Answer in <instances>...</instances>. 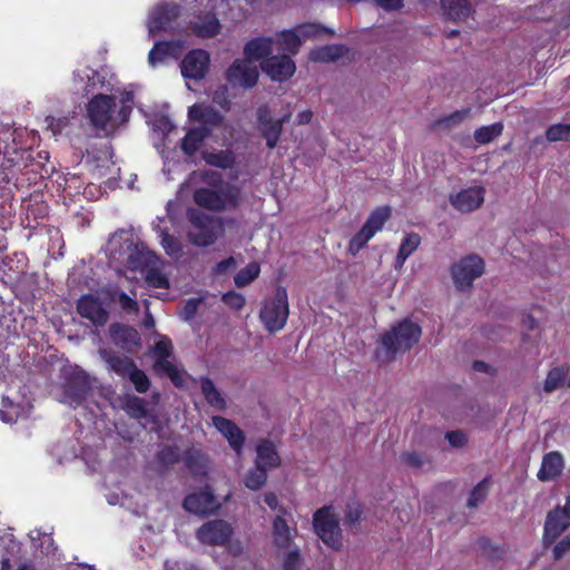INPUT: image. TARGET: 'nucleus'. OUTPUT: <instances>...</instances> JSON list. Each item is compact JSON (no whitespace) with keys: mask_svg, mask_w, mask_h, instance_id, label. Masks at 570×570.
<instances>
[{"mask_svg":"<svg viewBox=\"0 0 570 570\" xmlns=\"http://www.w3.org/2000/svg\"><path fill=\"white\" fill-rule=\"evenodd\" d=\"M347 52L343 45H326L313 49L309 52V59L315 62H333L342 58Z\"/></svg>","mask_w":570,"mask_h":570,"instance_id":"nucleus-29","label":"nucleus"},{"mask_svg":"<svg viewBox=\"0 0 570 570\" xmlns=\"http://www.w3.org/2000/svg\"><path fill=\"white\" fill-rule=\"evenodd\" d=\"M391 216L390 207H379L367 217L363 227L374 236L380 232Z\"/></svg>","mask_w":570,"mask_h":570,"instance_id":"nucleus-34","label":"nucleus"},{"mask_svg":"<svg viewBox=\"0 0 570 570\" xmlns=\"http://www.w3.org/2000/svg\"><path fill=\"white\" fill-rule=\"evenodd\" d=\"M313 527L317 537L330 548L338 550L342 547V530L340 518L332 505L323 507L313 514Z\"/></svg>","mask_w":570,"mask_h":570,"instance_id":"nucleus-5","label":"nucleus"},{"mask_svg":"<svg viewBox=\"0 0 570 570\" xmlns=\"http://www.w3.org/2000/svg\"><path fill=\"white\" fill-rule=\"evenodd\" d=\"M212 421L217 431L226 438L230 448L240 453L245 441L243 431L233 421L223 416H213Z\"/></svg>","mask_w":570,"mask_h":570,"instance_id":"nucleus-20","label":"nucleus"},{"mask_svg":"<svg viewBox=\"0 0 570 570\" xmlns=\"http://www.w3.org/2000/svg\"><path fill=\"white\" fill-rule=\"evenodd\" d=\"M445 439L453 448H462L466 443V436L461 431H450L445 434Z\"/></svg>","mask_w":570,"mask_h":570,"instance_id":"nucleus-63","label":"nucleus"},{"mask_svg":"<svg viewBox=\"0 0 570 570\" xmlns=\"http://www.w3.org/2000/svg\"><path fill=\"white\" fill-rule=\"evenodd\" d=\"M471 109L464 108L461 110H455L451 115L441 118L436 121V125L440 127H443L444 129H452L461 125L469 116H470Z\"/></svg>","mask_w":570,"mask_h":570,"instance_id":"nucleus-45","label":"nucleus"},{"mask_svg":"<svg viewBox=\"0 0 570 570\" xmlns=\"http://www.w3.org/2000/svg\"><path fill=\"white\" fill-rule=\"evenodd\" d=\"M155 370L158 373L167 374L175 385H179L181 383L177 367L168 360V357H158L155 363Z\"/></svg>","mask_w":570,"mask_h":570,"instance_id":"nucleus-46","label":"nucleus"},{"mask_svg":"<svg viewBox=\"0 0 570 570\" xmlns=\"http://www.w3.org/2000/svg\"><path fill=\"white\" fill-rule=\"evenodd\" d=\"M158 461L165 465L169 466L180 461L181 454L176 445H168L163 448L157 454Z\"/></svg>","mask_w":570,"mask_h":570,"instance_id":"nucleus-48","label":"nucleus"},{"mask_svg":"<svg viewBox=\"0 0 570 570\" xmlns=\"http://www.w3.org/2000/svg\"><path fill=\"white\" fill-rule=\"evenodd\" d=\"M266 480L267 469L258 466V464L255 463V466L246 474L245 485L250 490H258L266 483Z\"/></svg>","mask_w":570,"mask_h":570,"instance_id":"nucleus-40","label":"nucleus"},{"mask_svg":"<svg viewBox=\"0 0 570 570\" xmlns=\"http://www.w3.org/2000/svg\"><path fill=\"white\" fill-rule=\"evenodd\" d=\"M188 220L190 226L187 237L193 245L198 247H208L215 244L223 230L216 219L197 209L188 212Z\"/></svg>","mask_w":570,"mask_h":570,"instance_id":"nucleus-4","label":"nucleus"},{"mask_svg":"<svg viewBox=\"0 0 570 570\" xmlns=\"http://www.w3.org/2000/svg\"><path fill=\"white\" fill-rule=\"evenodd\" d=\"M258 69L248 60H235L226 71V79L233 86L252 88L257 83Z\"/></svg>","mask_w":570,"mask_h":570,"instance_id":"nucleus-9","label":"nucleus"},{"mask_svg":"<svg viewBox=\"0 0 570 570\" xmlns=\"http://www.w3.org/2000/svg\"><path fill=\"white\" fill-rule=\"evenodd\" d=\"M569 552H570V537L568 534L554 546V548L552 550L553 559L560 560Z\"/></svg>","mask_w":570,"mask_h":570,"instance_id":"nucleus-61","label":"nucleus"},{"mask_svg":"<svg viewBox=\"0 0 570 570\" xmlns=\"http://www.w3.org/2000/svg\"><path fill=\"white\" fill-rule=\"evenodd\" d=\"M209 53L202 49L191 50L181 61V73L188 79H202L209 67Z\"/></svg>","mask_w":570,"mask_h":570,"instance_id":"nucleus-17","label":"nucleus"},{"mask_svg":"<svg viewBox=\"0 0 570 570\" xmlns=\"http://www.w3.org/2000/svg\"><path fill=\"white\" fill-rule=\"evenodd\" d=\"M77 311L81 317L89 320L95 326H104L109 318V313L100 298L91 294L79 298Z\"/></svg>","mask_w":570,"mask_h":570,"instance_id":"nucleus-11","label":"nucleus"},{"mask_svg":"<svg viewBox=\"0 0 570 570\" xmlns=\"http://www.w3.org/2000/svg\"><path fill=\"white\" fill-rule=\"evenodd\" d=\"M213 101L220 106L222 108H228L229 107V99L227 97V87L222 86L213 94Z\"/></svg>","mask_w":570,"mask_h":570,"instance_id":"nucleus-64","label":"nucleus"},{"mask_svg":"<svg viewBox=\"0 0 570 570\" xmlns=\"http://www.w3.org/2000/svg\"><path fill=\"white\" fill-rule=\"evenodd\" d=\"M288 118L289 115H285L283 118L274 120L267 106H262L257 109L258 128L266 139L268 148L273 149L276 147L283 131V125Z\"/></svg>","mask_w":570,"mask_h":570,"instance_id":"nucleus-10","label":"nucleus"},{"mask_svg":"<svg viewBox=\"0 0 570 570\" xmlns=\"http://www.w3.org/2000/svg\"><path fill=\"white\" fill-rule=\"evenodd\" d=\"M286 553L283 560V567L285 570H298L301 561V551L296 546H292L289 549H285Z\"/></svg>","mask_w":570,"mask_h":570,"instance_id":"nucleus-50","label":"nucleus"},{"mask_svg":"<svg viewBox=\"0 0 570 570\" xmlns=\"http://www.w3.org/2000/svg\"><path fill=\"white\" fill-rule=\"evenodd\" d=\"M210 135V128L198 126L187 131L181 139V150L187 156H193L199 149L204 140Z\"/></svg>","mask_w":570,"mask_h":570,"instance_id":"nucleus-28","label":"nucleus"},{"mask_svg":"<svg viewBox=\"0 0 570 570\" xmlns=\"http://www.w3.org/2000/svg\"><path fill=\"white\" fill-rule=\"evenodd\" d=\"M372 237L373 235L371 232L362 227L361 230L350 240L348 252L352 255H356Z\"/></svg>","mask_w":570,"mask_h":570,"instance_id":"nucleus-49","label":"nucleus"},{"mask_svg":"<svg viewBox=\"0 0 570 570\" xmlns=\"http://www.w3.org/2000/svg\"><path fill=\"white\" fill-rule=\"evenodd\" d=\"M194 202L210 212L236 209L242 203V190L238 186L224 184L217 188L203 187L194 193Z\"/></svg>","mask_w":570,"mask_h":570,"instance_id":"nucleus-1","label":"nucleus"},{"mask_svg":"<svg viewBox=\"0 0 570 570\" xmlns=\"http://www.w3.org/2000/svg\"><path fill=\"white\" fill-rule=\"evenodd\" d=\"M138 393H146L150 387V381L145 372L136 365L127 377Z\"/></svg>","mask_w":570,"mask_h":570,"instance_id":"nucleus-47","label":"nucleus"},{"mask_svg":"<svg viewBox=\"0 0 570 570\" xmlns=\"http://www.w3.org/2000/svg\"><path fill=\"white\" fill-rule=\"evenodd\" d=\"M443 14L452 21H464L472 13L468 0H440Z\"/></svg>","mask_w":570,"mask_h":570,"instance_id":"nucleus-27","label":"nucleus"},{"mask_svg":"<svg viewBox=\"0 0 570 570\" xmlns=\"http://www.w3.org/2000/svg\"><path fill=\"white\" fill-rule=\"evenodd\" d=\"M546 138L550 142L570 141V124H554L546 131Z\"/></svg>","mask_w":570,"mask_h":570,"instance_id":"nucleus-44","label":"nucleus"},{"mask_svg":"<svg viewBox=\"0 0 570 570\" xmlns=\"http://www.w3.org/2000/svg\"><path fill=\"white\" fill-rule=\"evenodd\" d=\"M116 100L112 96L96 95L87 106L88 117L92 126L107 131L109 127L120 125L116 117Z\"/></svg>","mask_w":570,"mask_h":570,"instance_id":"nucleus-6","label":"nucleus"},{"mask_svg":"<svg viewBox=\"0 0 570 570\" xmlns=\"http://www.w3.org/2000/svg\"><path fill=\"white\" fill-rule=\"evenodd\" d=\"M184 460L186 466L191 473L202 474L205 472L207 460L200 450L194 448L187 450Z\"/></svg>","mask_w":570,"mask_h":570,"instance_id":"nucleus-36","label":"nucleus"},{"mask_svg":"<svg viewBox=\"0 0 570 570\" xmlns=\"http://www.w3.org/2000/svg\"><path fill=\"white\" fill-rule=\"evenodd\" d=\"M0 417L4 423H12L17 420V410L13 403L8 397L2 399Z\"/></svg>","mask_w":570,"mask_h":570,"instance_id":"nucleus-55","label":"nucleus"},{"mask_svg":"<svg viewBox=\"0 0 570 570\" xmlns=\"http://www.w3.org/2000/svg\"><path fill=\"white\" fill-rule=\"evenodd\" d=\"M219 21L214 14L199 17L198 20L194 22V30L200 37H214L219 32Z\"/></svg>","mask_w":570,"mask_h":570,"instance_id":"nucleus-32","label":"nucleus"},{"mask_svg":"<svg viewBox=\"0 0 570 570\" xmlns=\"http://www.w3.org/2000/svg\"><path fill=\"white\" fill-rule=\"evenodd\" d=\"M421 242V238L417 234H409L403 242L401 243V246L399 248V253L396 255L395 259V268H401L407 257L416 250Z\"/></svg>","mask_w":570,"mask_h":570,"instance_id":"nucleus-33","label":"nucleus"},{"mask_svg":"<svg viewBox=\"0 0 570 570\" xmlns=\"http://www.w3.org/2000/svg\"><path fill=\"white\" fill-rule=\"evenodd\" d=\"M154 351L159 357H169L173 352L171 341L163 337L155 344Z\"/></svg>","mask_w":570,"mask_h":570,"instance_id":"nucleus-62","label":"nucleus"},{"mask_svg":"<svg viewBox=\"0 0 570 570\" xmlns=\"http://www.w3.org/2000/svg\"><path fill=\"white\" fill-rule=\"evenodd\" d=\"M484 188L473 186L464 188L458 193L451 194L450 204L461 213H470L478 209L484 202Z\"/></svg>","mask_w":570,"mask_h":570,"instance_id":"nucleus-15","label":"nucleus"},{"mask_svg":"<svg viewBox=\"0 0 570 570\" xmlns=\"http://www.w3.org/2000/svg\"><path fill=\"white\" fill-rule=\"evenodd\" d=\"M179 16V7L175 3H164L157 6L149 14L148 32L155 37L160 30L171 28L173 22Z\"/></svg>","mask_w":570,"mask_h":570,"instance_id":"nucleus-14","label":"nucleus"},{"mask_svg":"<svg viewBox=\"0 0 570 570\" xmlns=\"http://www.w3.org/2000/svg\"><path fill=\"white\" fill-rule=\"evenodd\" d=\"M570 527V519L561 511L558 505L549 511L544 522L543 543L550 546L554 540Z\"/></svg>","mask_w":570,"mask_h":570,"instance_id":"nucleus-18","label":"nucleus"},{"mask_svg":"<svg viewBox=\"0 0 570 570\" xmlns=\"http://www.w3.org/2000/svg\"><path fill=\"white\" fill-rule=\"evenodd\" d=\"M261 267L256 262H252L242 268L234 277L237 287H244L258 277Z\"/></svg>","mask_w":570,"mask_h":570,"instance_id":"nucleus-39","label":"nucleus"},{"mask_svg":"<svg viewBox=\"0 0 570 570\" xmlns=\"http://www.w3.org/2000/svg\"><path fill=\"white\" fill-rule=\"evenodd\" d=\"M222 301L230 308L239 311L245 306L246 299L244 295L237 292H228L223 295Z\"/></svg>","mask_w":570,"mask_h":570,"instance_id":"nucleus-54","label":"nucleus"},{"mask_svg":"<svg viewBox=\"0 0 570 570\" xmlns=\"http://www.w3.org/2000/svg\"><path fill=\"white\" fill-rule=\"evenodd\" d=\"M567 373L568 367L564 366L553 367L550 370L544 381V392L552 393L557 389L561 387L566 382Z\"/></svg>","mask_w":570,"mask_h":570,"instance_id":"nucleus-37","label":"nucleus"},{"mask_svg":"<svg viewBox=\"0 0 570 570\" xmlns=\"http://www.w3.org/2000/svg\"><path fill=\"white\" fill-rule=\"evenodd\" d=\"M202 393L207 403L217 411H225L227 403L223 394L216 389L214 382L208 377L200 379Z\"/></svg>","mask_w":570,"mask_h":570,"instance_id":"nucleus-30","label":"nucleus"},{"mask_svg":"<svg viewBox=\"0 0 570 570\" xmlns=\"http://www.w3.org/2000/svg\"><path fill=\"white\" fill-rule=\"evenodd\" d=\"M361 514V505L357 502H350L346 504L344 522L354 525L358 522Z\"/></svg>","mask_w":570,"mask_h":570,"instance_id":"nucleus-56","label":"nucleus"},{"mask_svg":"<svg viewBox=\"0 0 570 570\" xmlns=\"http://www.w3.org/2000/svg\"><path fill=\"white\" fill-rule=\"evenodd\" d=\"M207 163L220 168H228L233 164V158L227 153L220 151L218 154H210Z\"/></svg>","mask_w":570,"mask_h":570,"instance_id":"nucleus-58","label":"nucleus"},{"mask_svg":"<svg viewBox=\"0 0 570 570\" xmlns=\"http://www.w3.org/2000/svg\"><path fill=\"white\" fill-rule=\"evenodd\" d=\"M188 117L194 121L202 122L200 126H207L210 131L223 122V116L219 111L203 104L189 107Z\"/></svg>","mask_w":570,"mask_h":570,"instance_id":"nucleus-21","label":"nucleus"},{"mask_svg":"<svg viewBox=\"0 0 570 570\" xmlns=\"http://www.w3.org/2000/svg\"><path fill=\"white\" fill-rule=\"evenodd\" d=\"M275 51L295 55L302 45V38L296 31H284L274 39Z\"/></svg>","mask_w":570,"mask_h":570,"instance_id":"nucleus-31","label":"nucleus"},{"mask_svg":"<svg viewBox=\"0 0 570 570\" xmlns=\"http://www.w3.org/2000/svg\"><path fill=\"white\" fill-rule=\"evenodd\" d=\"M564 463L560 452L551 451L547 453L537 474L540 481L547 482L559 476L563 470Z\"/></svg>","mask_w":570,"mask_h":570,"instance_id":"nucleus-22","label":"nucleus"},{"mask_svg":"<svg viewBox=\"0 0 570 570\" xmlns=\"http://www.w3.org/2000/svg\"><path fill=\"white\" fill-rule=\"evenodd\" d=\"M275 51V45L273 38H256L249 41L245 48L244 53L246 56V60L248 61H257L263 58L271 57Z\"/></svg>","mask_w":570,"mask_h":570,"instance_id":"nucleus-24","label":"nucleus"},{"mask_svg":"<svg viewBox=\"0 0 570 570\" xmlns=\"http://www.w3.org/2000/svg\"><path fill=\"white\" fill-rule=\"evenodd\" d=\"M112 343L127 353H135L141 346V338L136 328L114 323L109 327Z\"/></svg>","mask_w":570,"mask_h":570,"instance_id":"nucleus-16","label":"nucleus"},{"mask_svg":"<svg viewBox=\"0 0 570 570\" xmlns=\"http://www.w3.org/2000/svg\"><path fill=\"white\" fill-rule=\"evenodd\" d=\"M232 534V525L222 519L208 521L196 531L197 540L207 546H224Z\"/></svg>","mask_w":570,"mask_h":570,"instance_id":"nucleus-8","label":"nucleus"},{"mask_svg":"<svg viewBox=\"0 0 570 570\" xmlns=\"http://www.w3.org/2000/svg\"><path fill=\"white\" fill-rule=\"evenodd\" d=\"M489 478H484L482 481H480L470 492L469 499H468V507L469 508H476L481 502L485 500L489 493Z\"/></svg>","mask_w":570,"mask_h":570,"instance_id":"nucleus-43","label":"nucleus"},{"mask_svg":"<svg viewBox=\"0 0 570 570\" xmlns=\"http://www.w3.org/2000/svg\"><path fill=\"white\" fill-rule=\"evenodd\" d=\"M296 30L302 39L316 38L324 32L333 35L332 31L315 23L303 24L298 27Z\"/></svg>","mask_w":570,"mask_h":570,"instance_id":"nucleus-52","label":"nucleus"},{"mask_svg":"<svg viewBox=\"0 0 570 570\" xmlns=\"http://www.w3.org/2000/svg\"><path fill=\"white\" fill-rule=\"evenodd\" d=\"M200 303L202 299L199 298H189L188 301L185 302L180 312V316L185 321H190L196 315Z\"/></svg>","mask_w":570,"mask_h":570,"instance_id":"nucleus-57","label":"nucleus"},{"mask_svg":"<svg viewBox=\"0 0 570 570\" xmlns=\"http://www.w3.org/2000/svg\"><path fill=\"white\" fill-rule=\"evenodd\" d=\"M401 461L407 466L420 469L425 463V459L416 452H404L401 455Z\"/></svg>","mask_w":570,"mask_h":570,"instance_id":"nucleus-59","label":"nucleus"},{"mask_svg":"<svg viewBox=\"0 0 570 570\" xmlns=\"http://www.w3.org/2000/svg\"><path fill=\"white\" fill-rule=\"evenodd\" d=\"M483 272L484 262L475 254L461 258L451 267V276L459 291L469 289L473 282L479 278Z\"/></svg>","mask_w":570,"mask_h":570,"instance_id":"nucleus-7","label":"nucleus"},{"mask_svg":"<svg viewBox=\"0 0 570 570\" xmlns=\"http://www.w3.org/2000/svg\"><path fill=\"white\" fill-rule=\"evenodd\" d=\"M289 314L287 291L278 286L275 295L265 298L262 303L259 318L269 333H276L284 328Z\"/></svg>","mask_w":570,"mask_h":570,"instance_id":"nucleus-3","label":"nucleus"},{"mask_svg":"<svg viewBox=\"0 0 570 570\" xmlns=\"http://www.w3.org/2000/svg\"><path fill=\"white\" fill-rule=\"evenodd\" d=\"M124 409L126 412L135 419H144L147 416L146 401L136 395H129L126 397Z\"/></svg>","mask_w":570,"mask_h":570,"instance_id":"nucleus-41","label":"nucleus"},{"mask_svg":"<svg viewBox=\"0 0 570 570\" xmlns=\"http://www.w3.org/2000/svg\"><path fill=\"white\" fill-rule=\"evenodd\" d=\"M183 49L180 41H158L148 53L149 63L155 67L167 57L176 58Z\"/></svg>","mask_w":570,"mask_h":570,"instance_id":"nucleus-26","label":"nucleus"},{"mask_svg":"<svg viewBox=\"0 0 570 570\" xmlns=\"http://www.w3.org/2000/svg\"><path fill=\"white\" fill-rule=\"evenodd\" d=\"M183 507L190 513L206 515L215 513L219 509L220 504L213 492L206 488L199 492L188 494L184 500Z\"/></svg>","mask_w":570,"mask_h":570,"instance_id":"nucleus-12","label":"nucleus"},{"mask_svg":"<svg viewBox=\"0 0 570 570\" xmlns=\"http://www.w3.org/2000/svg\"><path fill=\"white\" fill-rule=\"evenodd\" d=\"M263 71L275 81H284L291 78L295 70V62L286 53L272 55L262 62Z\"/></svg>","mask_w":570,"mask_h":570,"instance_id":"nucleus-13","label":"nucleus"},{"mask_svg":"<svg viewBox=\"0 0 570 570\" xmlns=\"http://www.w3.org/2000/svg\"><path fill=\"white\" fill-rule=\"evenodd\" d=\"M157 230L159 232V236L161 237V245L165 252L174 258H179L183 253V247L179 240L174 236L169 235L168 233H166L165 230H163L159 226L157 227Z\"/></svg>","mask_w":570,"mask_h":570,"instance_id":"nucleus-42","label":"nucleus"},{"mask_svg":"<svg viewBox=\"0 0 570 570\" xmlns=\"http://www.w3.org/2000/svg\"><path fill=\"white\" fill-rule=\"evenodd\" d=\"M98 353L106 363L107 368L122 379H127L136 366V363L130 357L118 355L110 348H100Z\"/></svg>","mask_w":570,"mask_h":570,"instance_id":"nucleus-19","label":"nucleus"},{"mask_svg":"<svg viewBox=\"0 0 570 570\" xmlns=\"http://www.w3.org/2000/svg\"><path fill=\"white\" fill-rule=\"evenodd\" d=\"M421 334V327L407 318L394 325L380 338L386 358L393 360L397 353L411 350L419 343Z\"/></svg>","mask_w":570,"mask_h":570,"instance_id":"nucleus-2","label":"nucleus"},{"mask_svg":"<svg viewBox=\"0 0 570 570\" xmlns=\"http://www.w3.org/2000/svg\"><path fill=\"white\" fill-rule=\"evenodd\" d=\"M146 282L155 288H168L167 277L157 268H150L146 274Z\"/></svg>","mask_w":570,"mask_h":570,"instance_id":"nucleus-51","label":"nucleus"},{"mask_svg":"<svg viewBox=\"0 0 570 570\" xmlns=\"http://www.w3.org/2000/svg\"><path fill=\"white\" fill-rule=\"evenodd\" d=\"M73 79L75 81L79 79L80 82L87 79L86 86L83 88L86 95L91 94L94 90L98 89V86L102 87L105 82V77L101 76L100 72L92 71L90 69L75 72Z\"/></svg>","mask_w":570,"mask_h":570,"instance_id":"nucleus-35","label":"nucleus"},{"mask_svg":"<svg viewBox=\"0 0 570 570\" xmlns=\"http://www.w3.org/2000/svg\"><path fill=\"white\" fill-rule=\"evenodd\" d=\"M132 99H134V95L131 92H126L122 95L121 107L117 111V117H116V119L119 122L128 121L130 112H131L130 102L132 101Z\"/></svg>","mask_w":570,"mask_h":570,"instance_id":"nucleus-53","label":"nucleus"},{"mask_svg":"<svg viewBox=\"0 0 570 570\" xmlns=\"http://www.w3.org/2000/svg\"><path fill=\"white\" fill-rule=\"evenodd\" d=\"M503 125L494 122L489 126H482L474 131V139L482 145L491 142L494 138L502 134Z\"/></svg>","mask_w":570,"mask_h":570,"instance_id":"nucleus-38","label":"nucleus"},{"mask_svg":"<svg viewBox=\"0 0 570 570\" xmlns=\"http://www.w3.org/2000/svg\"><path fill=\"white\" fill-rule=\"evenodd\" d=\"M272 538L274 547L279 551H285L293 546V530L282 515H277L273 521Z\"/></svg>","mask_w":570,"mask_h":570,"instance_id":"nucleus-23","label":"nucleus"},{"mask_svg":"<svg viewBox=\"0 0 570 570\" xmlns=\"http://www.w3.org/2000/svg\"><path fill=\"white\" fill-rule=\"evenodd\" d=\"M118 303L120 307L128 313H138V303L126 293L121 292L118 295Z\"/></svg>","mask_w":570,"mask_h":570,"instance_id":"nucleus-60","label":"nucleus"},{"mask_svg":"<svg viewBox=\"0 0 570 570\" xmlns=\"http://www.w3.org/2000/svg\"><path fill=\"white\" fill-rule=\"evenodd\" d=\"M255 463L265 469H274L279 466L281 458L275 449V445L269 440H261L256 446Z\"/></svg>","mask_w":570,"mask_h":570,"instance_id":"nucleus-25","label":"nucleus"}]
</instances>
